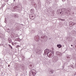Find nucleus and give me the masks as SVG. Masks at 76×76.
Segmentation results:
<instances>
[{"label":"nucleus","instance_id":"nucleus-15","mask_svg":"<svg viewBox=\"0 0 76 76\" xmlns=\"http://www.w3.org/2000/svg\"><path fill=\"white\" fill-rule=\"evenodd\" d=\"M49 73L50 74H53V70H51L50 72H49Z\"/></svg>","mask_w":76,"mask_h":76},{"label":"nucleus","instance_id":"nucleus-20","mask_svg":"<svg viewBox=\"0 0 76 76\" xmlns=\"http://www.w3.org/2000/svg\"><path fill=\"white\" fill-rule=\"evenodd\" d=\"M8 42L9 43H11L12 42V39H8Z\"/></svg>","mask_w":76,"mask_h":76},{"label":"nucleus","instance_id":"nucleus-21","mask_svg":"<svg viewBox=\"0 0 76 76\" xmlns=\"http://www.w3.org/2000/svg\"><path fill=\"white\" fill-rule=\"evenodd\" d=\"M75 24H76V23H73V25H75Z\"/></svg>","mask_w":76,"mask_h":76},{"label":"nucleus","instance_id":"nucleus-11","mask_svg":"<svg viewBox=\"0 0 76 76\" xmlns=\"http://www.w3.org/2000/svg\"><path fill=\"white\" fill-rule=\"evenodd\" d=\"M41 53V51L39 50H38V51L36 52L37 54H40Z\"/></svg>","mask_w":76,"mask_h":76},{"label":"nucleus","instance_id":"nucleus-18","mask_svg":"<svg viewBox=\"0 0 76 76\" xmlns=\"http://www.w3.org/2000/svg\"><path fill=\"white\" fill-rule=\"evenodd\" d=\"M34 9H32L30 10V12L31 13H33L34 12Z\"/></svg>","mask_w":76,"mask_h":76},{"label":"nucleus","instance_id":"nucleus-14","mask_svg":"<svg viewBox=\"0 0 76 76\" xmlns=\"http://www.w3.org/2000/svg\"><path fill=\"white\" fill-rule=\"evenodd\" d=\"M18 6H16L15 7H14V9H15V10H18Z\"/></svg>","mask_w":76,"mask_h":76},{"label":"nucleus","instance_id":"nucleus-32","mask_svg":"<svg viewBox=\"0 0 76 76\" xmlns=\"http://www.w3.org/2000/svg\"><path fill=\"white\" fill-rule=\"evenodd\" d=\"M17 48H18V47H16Z\"/></svg>","mask_w":76,"mask_h":76},{"label":"nucleus","instance_id":"nucleus-28","mask_svg":"<svg viewBox=\"0 0 76 76\" xmlns=\"http://www.w3.org/2000/svg\"><path fill=\"white\" fill-rule=\"evenodd\" d=\"M8 67H10V65H8Z\"/></svg>","mask_w":76,"mask_h":76},{"label":"nucleus","instance_id":"nucleus-22","mask_svg":"<svg viewBox=\"0 0 76 76\" xmlns=\"http://www.w3.org/2000/svg\"><path fill=\"white\" fill-rule=\"evenodd\" d=\"M9 46L10 47L12 48V46H11V45H9Z\"/></svg>","mask_w":76,"mask_h":76},{"label":"nucleus","instance_id":"nucleus-33","mask_svg":"<svg viewBox=\"0 0 76 76\" xmlns=\"http://www.w3.org/2000/svg\"><path fill=\"white\" fill-rule=\"evenodd\" d=\"M36 41H37V40H36Z\"/></svg>","mask_w":76,"mask_h":76},{"label":"nucleus","instance_id":"nucleus-27","mask_svg":"<svg viewBox=\"0 0 76 76\" xmlns=\"http://www.w3.org/2000/svg\"><path fill=\"white\" fill-rule=\"evenodd\" d=\"M75 75H76V72L75 73Z\"/></svg>","mask_w":76,"mask_h":76},{"label":"nucleus","instance_id":"nucleus-16","mask_svg":"<svg viewBox=\"0 0 76 76\" xmlns=\"http://www.w3.org/2000/svg\"><path fill=\"white\" fill-rule=\"evenodd\" d=\"M0 37L1 38H4V35H3V34H1V35L0 36Z\"/></svg>","mask_w":76,"mask_h":76},{"label":"nucleus","instance_id":"nucleus-7","mask_svg":"<svg viewBox=\"0 0 76 76\" xmlns=\"http://www.w3.org/2000/svg\"><path fill=\"white\" fill-rule=\"evenodd\" d=\"M33 14L30 15L29 17L31 19L33 20L34 18V15H33Z\"/></svg>","mask_w":76,"mask_h":76},{"label":"nucleus","instance_id":"nucleus-5","mask_svg":"<svg viewBox=\"0 0 76 76\" xmlns=\"http://www.w3.org/2000/svg\"><path fill=\"white\" fill-rule=\"evenodd\" d=\"M34 67V63H32L29 66V67L30 69H32V68H33Z\"/></svg>","mask_w":76,"mask_h":76},{"label":"nucleus","instance_id":"nucleus-8","mask_svg":"<svg viewBox=\"0 0 76 76\" xmlns=\"http://www.w3.org/2000/svg\"><path fill=\"white\" fill-rule=\"evenodd\" d=\"M56 54L57 55H58V56H59V57H61V55H62V54H61V53L58 52H57Z\"/></svg>","mask_w":76,"mask_h":76},{"label":"nucleus","instance_id":"nucleus-13","mask_svg":"<svg viewBox=\"0 0 76 76\" xmlns=\"http://www.w3.org/2000/svg\"><path fill=\"white\" fill-rule=\"evenodd\" d=\"M42 38H45V39H48V37H47V36L45 35L44 36V37H42Z\"/></svg>","mask_w":76,"mask_h":76},{"label":"nucleus","instance_id":"nucleus-24","mask_svg":"<svg viewBox=\"0 0 76 76\" xmlns=\"http://www.w3.org/2000/svg\"><path fill=\"white\" fill-rule=\"evenodd\" d=\"M65 0H62L63 1H65Z\"/></svg>","mask_w":76,"mask_h":76},{"label":"nucleus","instance_id":"nucleus-25","mask_svg":"<svg viewBox=\"0 0 76 76\" xmlns=\"http://www.w3.org/2000/svg\"><path fill=\"white\" fill-rule=\"evenodd\" d=\"M71 47H73V45H71Z\"/></svg>","mask_w":76,"mask_h":76},{"label":"nucleus","instance_id":"nucleus-31","mask_svg":"<svg viewBox=\"0 0 76 76\" xmlns=\"http://www.w3.org/2000/svg\"><path fill=\"white\" fill-rule=\"evenodd\" d=\"M60 13H61V12H60Z\"/></svg>","mask_w":76,"mask_h":76},{"label":"nucleus","instance_id":"nucleus-2","mask_svg":"<svg viewBox=\"0 0 76 76\" xmlns=\"http://www.w3.org/2000/svg\"><path fill=\"white\" fill-rule=\"evenodd\" d=\"M31 73H32V76H34L36 75L37 71L35 69H32L30 71V74H31Z\"/></svg>","mask_w":76,"mask_h":76},{"label":"nucleus","instance_id":"nucleus-29","mask_svg":"<svg viewBox=\"0 0 76 76\" xmlns=\"http://www.w3.org/2000/svg\"><path fill=\"white\" fill-rule=\"evenodd\" d=\"M14 0V1H15V0Z\"/></svg>","mask_w":76,"mask_h":76},{"label":"nucleus","instance_id":"nucleus-6","mask_svg":"<svg viewBox=\"0 0 76 76\" xmlns=\"http://www.w3.org/2000/svg\"><path fill=\"white\" fill-rule=\"evenodd\" d=\"M64 10V12H65L66 13H68L69 12V10L66 8H64V10Z\"/></svg>","mask_w":76,"mask_h":76},{"label":"nucleus","instance_id":"nucleus-10","mask_svg":"<svg viewBox=\"0 0 76 76\" xmlns=\"http://www.w3.org/2000/svg\"><path fill=\"white\" fill-rule=\"evenodd\" d=\"M13 16L14 17V18H19V15H17L16 14H14Z\"/></svg>","mask_w":76,"mask_h":76},{"label":"nucleus","instance_id":"nucleus-3","mask_svg":"<svg viewBox=\"0 0 76 76\" xmlns=\"http://www.w3.org/2000/svg\"><path fill=\"white\" fill-rule=\"evenodd\" d=\"M50 51V50H49L48 49H45V51H44L45 54V55H47V54L48 55V53H49Z\"/></svg>","mask_w":76,"mask_h":76},{"label":"nucleus","instance_id":"nucleus-4","mask_svg":"<svg viewBox=\"0 0 76 76\" xmlns=\"http://www.w3.org/2000/svg\"><path fill=\"white\" fill-rule=\"evenodd\" d=\"M52 54H53L52 50H50L49 53L47 55L48 57H53Z\"/></svg>","mask_w":76,"mask_h":76},{"label":"nucleus","instance_id":"nucleus-26","mask_svg":"<svg viewBox=\"0 0 76 76\" xmlns=\"http://www.w3.org/2000/svg\"><path fill=\"white\" fill-rule=\"evenodd\" d=\"M58 11H60V10H58L57 11H58Z\"/></svg>","mask_w":76,"mask_h":76},{"label":"nucleus","instance_id":"nucleus-17","mask_svg":"<svg viewBox=\"0 0 76 76\" xmlns=\"http://www.w3.org/2000/svg\"><path fill=\"white\" fill-rule=\"evenodd\" d=\"M57 47H58V48H61V45H57Z\"/></svg>","mask_w":76,"mask_h":76},{"label":"nucleus","instance_id":"nucleus-30","mask_svg":"<svg viewBox=\"0 0 76 76\" xmlns=\"http://www.w3.org/2000/svg\"><path fill=\"white\" fill-rule=\"evenodd\" d=\"M8 30H9V29H8Z\"/></svg>","mask_w":76,"mask_h":76},{"label":"nucleus","instance_id":"nucleus-1","mask_svg":"<svg viewBox=\"0 0 76 76\" xmlns=\"http://www.w3.org/2000/svg\"><path fill=\"white\" fill-rule=\"evenodd\" d=\"M58 58L57 56H53L52 58V61L53 62H54V63H56V62H57V61H58Z\"/></svg>","mask_w":76,"mask_h":76},{"label":"nucleus","instance_id":"nucleus-9","mask_svg":"<svg viewBox=\"0 0 76 76\" xmlns=\"http://www.w3.org/2000/svg\"><path fill=\"white\" fill-rule=\"evenodd\" d=\"M72 35L73 36H76V32L75 30H74L72 34Z\"/></svg>","mask_w":76,"mask_h":76},{"label":"nucleus","instance_id":"nucleus-19","mask_svg":"<svg viewBox=\"0 0 76 76\" xmlns=\"http://www.w3.org/2000/svg\"><path fill=\"white\" fill-rule=\"evenodd\" d=\"M73 22L72 21H71L69 23V24H70V25H72V26H73Z\"/></svg>","mask_w":76,"mask_h":76},{"label":"nucleus","instance_id":"nucleus-23","mask_svg":"<svg viewBox=\"0 0 76 76\" xmlns=\"http://www.w3.org/2000/svg\"><path fill=\"white\" fill-rule=\"evenodd\" d=\"M62 67H63V68H64V65H63V66H62Z\"/></svg>","mask_w":76,"mask_h":76},{"label":"nucleus","instance_id":"nucleus-12","mask_svg":"<svg viewBox=\"0 0 76 76\" xmlns=\"http://www.w3.org/2000/svg\"><path fill=\"white\" fill-rule=\"evenodd\" d=\"M21 67L22 69H25V67H24V65H22L21 66Z\"/></svg>","mask_w":76,"mask_h":76}]
</instances>
